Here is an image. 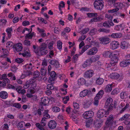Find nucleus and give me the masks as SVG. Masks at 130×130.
Instances as JSON below:
<instances>
[{"mask_svg":"<svg viewBox=\"0 0 130 130\" xmlns=\"http://www.w3.org/2000/svg\"><path fill=\"white\" fill-rule=\"evenodd\" d=\"M113 101V99L111 98H109L107 99L105 102V107L108 108V110L109 111L112 109L113 107L115 108V103Z\"/></svg>","mask_w":130,"mask_h":130,"instance_id":"obj_1","label":"nucleus"},{"mask_svg":"<svg viewBox=\"0 0 130 130\" xmlns=\"http://www.w3.org/2000/svg\"><path fill=\"white\" fill-rule=\"evenodd\" d=\"M95 8L98 10H101L104 6V2L101 0H96L94 3Z\"/></svg>","mask_w":130,"mask_h":130,"instance_id":"obj_2","label":"nucleus"},{"mask_svg":"<svg viewBox=\"0 0 130 130\" xmlns=\"http://www.w3.org/2000/svg\"><path fill=\"white\" fill-rule=\"evenodd\" d=\"M46 118L45 117H43L41 121V125L39 123H37L36 125L37 127L40 130H45L43 127L45 126L46 125Z\"/></svg>","mask_w":130,"mask_h":130,"instance_id":"obj_3","label":"nucleus"},{"mask_svg":"<svg viewBox=\"0 0 130 130\" xmlns=\"http://www.w3.org/2000/svg\"><path fill=\"white\" fill-rule=\"evenodd\" d=\"M110 58H111L110 64L112 66H114L118 62L119 59L118 55L112 54Z\"/></svg>","mask_w":130,"mask_h":130,"instance_id":"obj_4","label":"nucleus"},{"mask_svg":"<svg viewBox=\"0 0 130 130\" xmlns=\"http://www.w3.org/2000/svg\"><path fill=\"white\" fill-rule=\"evenodd\" d=\"M109 111L107 110L106 111L103 109H101L99 110L97 113V116L99 118H103L105 115H108L109 114Z\"/></svg>","mask_w":130,"mask_h":130,"instance_id":"obj_5","label":"nucleus"},{"mask_svg":"<svg viewBox=\"0 0 130 130\" xmlns=\"http://www.w3.org/2000/svg\"><path fill=\"white\" fill-rule=\"evenodd\" d=\"M100 43L104 44L109 43L110 41V39L107 37L100 38H99Z\"/></svg>","mask_w":130,"mask_h":130,"instance_id":"obj_6","label":"nucleus"},{"mask_svg":"<svg viewBox=\"0 0 130 130\" xmlns=\"http://www.w3.org/2000/svg\"><path fill=\"white\" fill-rule=\"evenodd\" d=\"M94 74V71L92 70L89 69L85 73L84 77L85 78H90Z\"/></svg>","mask_w":130,"mask_h":130,"instance_id":"obj_7","label":"nucleus"},{"mask_svg":"<svg viewBox=\"0 0 130 130\" xmlns=\"http://www.w3.org/2000/svg\"><path fill=\"white\" fill-rule=\"evenodd\" d=\"M48 61L50 64L53 65L55 68H57L59 67L60 64L58 60L54 59L52 60L49 59Z\"/></svg>","mask_w":130,"mask_h":130,"instance_id":"obj_8","label":"nucleus"},{"mask_svg":"<svg viewBox=\"0 0 130 130\" xmlns=\"http://www.w3.org/2000/svg\"><path fill=\"white\" fill-rule=\"evenodd\" d=\"M94 115V113L92 111H88L85 112L83 114L84 118L88 119L92 117Z\"/></svg>","mask_w":130,"mask_h":130,"instance_id":"obj_9","label":"nucleus"},{"mask_svg":"<svg viewBox=\"0 0 130 130\" xmlns=\"http://www.w3.org/2000/svg\"><path fill=\"white\" fill-rule=\"evenodd\" d=\"M57 124V123L54 120H51L48 123V126L50 128L53 129L55 128Z\"/></svg>","mask_w":130,"mask_h":130,"instance_id":"obj_10","label":"nucleus"},{"mask_svg":"<svg viewBox=\"0 0 130 130\" xmlns=\"http://www.w3.org/2000/svg\"><path fill=\"white\" fill-rule=\"evenodd\" d=\"M13 47L14 48L15 50L17 52H20L21 51L22 49V44L19 43L13 46Z\"/></svg>","mask_w":130,"mask_h":130,"instance_id":"obj_11","label":"nucleus"},{"mask_svg":"<svg viewBox=\"0 0 130 130\" xmlns=\"http://www.w3.org/2000/svg\"><path fill=\"white\" fill-rule=\"evenodd\" d=\"M130 64V60H125L123 61L120 63V66L121 67H125Z\"/></svg>","mask_w":130,"mask_h":130,"instance_id":"obj_12","label":"nucleus"},{"mask_svg":"<svg viewBox=\"0 0 130 130\" xmlns=\"http://www.w3.org/2000/svg\"><path fill=\"white\" fill-rule=\"evenodd\" d=\"M98 49L95 47H94L90 49L89 51L87 52V54L89 55H91L95 54L97 52Z\"/></svg>","mask_w":130,"mask_h":130,"instance_id":"obj_13","label":"nucleus"},{"mask_svg":"<svg viewBox=\"0 0 130 130\" xmlns=\"http://www.w3.org/2000/svg\"><path fill=\"white\" fill-rule=\"evenodd\" d=\"M8 96L7 92L5 91H2L0 92V97L3 99H5Z\"/></svg>","mask_w":130,"mask_h":130,"instance_id":"obj_14","label":"nucleus"},{"mask_svg":"<svg viewBox=\"0 0 130 130\" xmlns=\"http://www.w3.org/2000/svg\"><path fill=\"white\" fill-rule=\"evenodd\" d=\"M103 19L101 17H95L92 18L89 21L90 23L94 22L101 21Z\"/></svg>","mask_w":130,"mask_h":130,"instance_id":"obj_15","label":"nucleus"},{"mask_svg":"<svg viewBox=\"0 0 130 130\" xmlns=\"http://www.w3.org/2000/svg\"><path fill=\"white\" fill-rule=\"evenodd\" d=\"M129 93L127 92H122L120 94V96L122 99H126L128 97Z\"/></svg>","mask_w":130,"mask_h":130,"instance_id":"obj_16","label":"nucleus"},{"mask_svg":"<svg viewBox=\"0 0 130 130\" xmlns=\"http://www.w3.org/2000/svg\"><path fill=\"white\" fill-rule=\"evenodd\" d=\"M111 46L112 47V49L113 50H115L119 46V44L118 41H113L111 44Z\"/></svg>","mask_w":130,"mask_h":130,"instance_id":"obj_17","label":"nucleus"},{"mask_svg":"<svg viewBox=\"0 0 130 130\" xmlns=\"http://www.w3.org/2000/svg\"><path fill=\"white\" fill-rule=\"evenodd\" d=\"M113 120V116L112 115H110L107 118V120L106 122V124L109 125Z\"/></svg>","mask_w":130,"mask_h":130,"instance_id":"obj_18","label":"nucleus"},{"mask_svg":"<svg viewBox=\"0 0 130 130\" xmlns=\"http://www.w3.org/2000/svg\"><path fill=\"white\" fill-rule=\"evenodd\" d=\"M24 68L27 71H31L32 68V64L31 63L26 64L24 66Z\"/></svg>","mask_w":130,"mask_h":130,"instance_id":"obj_19","label":"nucleus"},{"mask_svg":"<svg viewBox=\"0 0 130 130\" xmlns=\"http://www.w3.org/2000/svg\"><path fill=\"white\" fill-rule=\"evenodd\" d=\"M49 101L47 98L45 97L42 98L41 100V105L44 106L46 105L47 104L49 103Z\"/></svg>","mask_w":130,"mask_h":130,"instance_id":"obj_20","label":"nucleus"},{"mask_svg":"<svg viewBox=\"0 0 130 130\" xmlns=\"http://www.w3.org/2000/svg\"><path fill=\"white\" fill-rule=\"evenodd\" d=\"M89 92H90V90L89 91L87 90H84L80 92V96L81 97H84Z\"/></svg>","mask_w":130,"mask_h":130,"instance_id":"obj_21","label":"nucleus"},{"mask_svg":"<svg viewBox=\"0 0 130 130\" xmlns=\"http://www.w3.org/2000/svg\"><path fill=\"white\" fill-rule=\"evenodd\" d=\"M48 52V51L46 50L39 49L38 55L40 56L45 55L47 54Z\"/></svg>","mask_w":130,"mask_h":130,"instance_id":"obj_22","label":"nucleus"},{"mask_svg":"<svg viewBox=\"0 0 130 130\" xmlns=\"http://www.w3.org/2000/svg\"><path fill=\"white\" fill-rule=\"evenodd\" d=\"M128 44L125 41H122L121 42L120 47L123 49H126L127 48Z\"/></svg>","mask_w":130,"mask_h":130,"instance_id":"obj_23","label":"nucleus"},{"mask_svg":"<svg viewBox=\"0 0 130 130\" xmlns=\"http://www.w3.org/2000/svg\"><path fill=\"white\" fill-rule=\"evenodd\" d=\"M22 88V87L19 86L18 87V88L16 89V90L19 93H21L23 94L25 93L26 91L24 89H23L21 90V89Z\"/></svg>","mask_w":130,"mask_h":130,"instance_id":"obj_24","label":"nucleus"},{"mask_svg":"<svg viewBox=\"0 0 130 130\" xmlns=\"http://www.w3.org/2000/svg\"><path fill=\"white\" fill-rule=\"evenodd\" d=\"M112 54V53L110 51H107L105 52L103 55L105 57L110 58Z\"/></svg>","mask_w":130,"mask_h":130,"instance_id":"obj_25","label":"nucleus"},{"mask_svg":"<svg viewBox=\"0 0 130 130\" xmlns=\"http://www.w3.org/2000/svg\"><path fill=\"white\" fill-rule=\"evenodd\" d=\"M98 31L99 32H102L106 33H108L109 32L110 30L107 29L101 28L98 29Z\"/></svg>","mask_w":130,"mask_h":130,"instance_id":"obj_26","label":"nucleus"},{"mask_svg":"<svg viewBox=\"0 0 130 130\" xmlns=\"http://www.w3.org/2000/svg\"><path fill=\"white\" fill-rule=\"evenodd\" d=\"M123 4L121 2H117L115 3L114 5V6L115 7L118 8L119 9H121L123 6Z\"/></svg>","mask_w":130,"mask_h":130,"instance_id":"obj_27","label":"nucleus"},{"mask_svg":"<svg viewBox=\"0 0 130 130\" xmlns=\"http://www.w3.org/2000/svg\"><path fill=\"white\" fill-rule=\"evenodd\" d=\"M112 84H108L106 86L105 89V91L107 92H109L112 90Z\"/></svg>","mask_w":130,"mask_h":130,"instance_id":"obj_28","label":"nucleus"},{"mask_svg":"<svg viewBox=\"0 0 130 130\" xmlns=\"http://www.w3.org/2000/svg\"><path fill=\"white\" fill-rule=\"evenodd\" d=\"M32 50L37 55H38L39 51V47L37 45H33Z\"/></svg>","mask_w":130,"mask_h":130,"instance_id":"obj_29","label":"nucleus"},{"mask_svg":"<svg viewBox=\"0 0 130 130\" xmlns=\"http://www.w3.org/2000/svg\"><path fill=\"white\" fill-rule=\"evenodd\" d=\"M100 99V97L99 98L98 96H96L94 98V101L93 102V104L94 105L96 106L98 105L99 103V100Z\"/></svg>","mask_w":130,"mask_h":130,"instance_id":"obj_30","label":"nucleus"},{"mask_svg":"<svg viewBox=\"0 0 130 130\" xmlns=\"http://www.w3.org/2000/svg\"><path fill=\"white\" fill-rule=\"evenodd\" d=\"M104 82V79L101 77H99L96 80V83L98 85H101Z\"/></svg>","mask_w":130,"mask_h":130,"instance_id":"obj_31","label":"nucleus"},{"mask_svg":"<svg viewBox=\"0 0 130 130\" xmlns=\"http://www.w3.org/2000/svg\"><path fill=\"white\" fill-rule=\"evenodd\" d=\"M122 36L121 34L119 33H114L111 35L112 37L114 38H119L121 37Z\"/></svg>","mask_w":130,"mask_h":130,"instance_id":"obj_32","label":"nucleus"},{"mask_svg":"<svg viewBox=\"0 0 130 130\" xmlns=\"http://www.w3.org/2000/svg\"><path fill=\"white\" fill-rule=\"evenodd\" d=\"M102 122V121H101L99 122V121L98 120L94 122V124L96 127L98 128L101 127Z\"/></svg>","mask_w":130,"mask_h":130,"instance_id":"obj_33","label":"nucleus"},{"mask_svg":"<svg viewBox=\"0 0 130 130\" xmlns=\"http://www.w3.org/2000/svg\"><path fill=\"white\" fill-rule=\"evenodd\" d=\"M129 116L130 115L129 114H125L122 117L119 119V120L122 121L126 120L128 118Z\"/></svg>","mask_w":130,"mask_h":130,"instance_id":"obj_34","label":"nucleus"},{"mask_svg":"<svg viewBox=\"0 0 130 130\" xmlns=\"http://www.w3.org/2000/svg\"><path fill=\"white\" fill-rule=\"evenodd\" d=\"M92 103V101L91 100H86L85 107L86 108L89 107Z\"/></svg>","mask_w":130,"mask_h":130,"instance_id":"obj_35","label":"nucleus"},{"mask_svg":"<svg viewBox=\"0 0 130 130\" xmlns=\"http://www.w3.org/2000/svg\"><path fill=\"white\" fill-rule=\"evenodd\" d=\"M111 78L117 79L119 77V75L117 73H112L110 75Z\"/></svg>","mask_w":130,"mask_h":130,"instance_id":"obj_36","label":"nucleus"},{"mask_svg":"<svg viewBox=\"0 0 130 130\" xmlns=\"http://www.w3.org/2000/svg\"><path fill=\"white\" fill-rule=\"evenodd\" d=\"M78 83L79 85H83L85 84L86 83L85 79L83 78H80L78 80Z\"/></svg>","mask_w":130,"mask_h":130,"instance_id":"obj_37","label":"nucleus"},{"mask_svg":"<svg viewBox=\"0 0 130 130\" xmlns=\"http://www.w3.org/2000/svg\"><path fill=\"white\" fill-rule=\"evenodd\" d=\"M88 17L89 18H92L97 16L98 14L97 13H87Z\"/></svg>","mask_w":130,"mask_h":130,"instance_id":"obj_38","label":"nucleus"},{"mask_svg":"<svg viewBox=\"0 0 130 130\" xmlns=\"http://www.w3.org/2000/svg\"><path fill=\"white\" fill-rule=\"evenodd\" d=\"M93 122V120L90 119L88 120H87L86 122V126L87 127H89L91 125Z\"/></svg>","mask_w":130,"mask_h":130,"instance_id":"obj_39","label":"nucleus"},{"mask_svg":"<svg viewBox=\"0 0 130 130\" xmlns=\"http://www.w3.org/2000/svg\"><path fill=\"white\" fill-rule=\"evenodd\" d=\"M40 71L41 75L45 76L46 75V70L44 67L41 68Z\"/></svg>","mask_w":130,"mask_h":130,"instance_id":"obj_40","label":"nucleus"},{"mask_svg":"<svg viewBox=\"0 0 130 130\" xmlns=\"http://www.w3.org/2000/svg\"><path fill=\"white\" fill-rule=\"evenodd\" d=\"M72 120L75 121V123L77 124L78 123V120H77V117L76 116V114L75 113H73L72 116Z\"/></svg>","mask_w":130,"mask_h":130,"instance_id":"obj_41","label":"nucleus"},{"mask_svg":"<svg viewBox=\"0 0 130 130\" xmlns=\"http://www.w3.org/2000/svg\"><path fill=\"white\" fill-rule=\"evenodd\" d=\"M25 122L21 121L19 122L18 124L17 127L18 128L21 129L23 128V125L24 124Z\"/></svg>","mask_w":130,"mask_h":130,"instance_id":"obj_42","label":"nucleus"},{"mask_svg":"<svg viewBox=\"0 0 130 130\" xmlns=\"http://www.w3.org/2000/svg\"><path fill=\"white\" fill-rule=\"evenodd\" d=\"M47 45L44 43H42L40 46L39 47V49L41 50H46V48Z\"/></svg>","mask_w":130,"mask_h":130,"instance_id":"obj_43","label":"nucleus"},{"mask_svg":"<svg viewBox=\"0 0 130 130\" xmlns=\"http://www.w3.org/2000/svg\"><path fill=\"white\" fill-rule=\"evenodd\" d=\"M22 55L24 57H30V54L28 51L25 50L24 52L22 53Z\"/></svg>","mask_w":130,"mask_h":130,"instance_id":"obj_44","label":"nucleus"},{"mask_svg":"<svg viewBox=\"0 0 130 130\" xmlns=\"http://www.w3.org/2000/svg\"><path fill=\"white\" fill-rule=\"evenodd\" d=\"M89 30V28H85L80 31L81 34L83 35L86 34Z\"/></svg>","mask_w":130,"mask_h":130,"instance_id":"obj_45","label":"nucleus"},{"mask_svg":"<svg viewBox=\"0 0 130 130\" xmlns=\"http://www.w3.org/2000/svg\"><path fill=\"white\" fill-rule=\"evenodd\" d=\"M52 109L54 112H58L60 111V110L59 107L56 106L53 107Z\"/></svg>","mask_w":130,"mask_h":130,"instance_id":"obj_46","label":"nucleus"},{"mask_svg":"<svg viewBox=\"0 0 130 130\" xmlns=\"http://www.w3.org/2000/svg\"><path fill=\"white\" fill-rule=\"evenodd\" d=\"M13 106L18 109H20L21 107V105L18 103H14L13 105Z\"/></svg>","mask_w":130,"mask_h":130,"instance_id":"obj_47","label":"nucleus"},{"mask_svg":"<svg viewBox=\"0 0 130 130\" xmlns=\"http://www.w3.org/2000/svg\"><path fill=\"white\" fill-rule=\"evenodd\" d=\"M104 94V91L103 90H101L99 91L98 93L97 94L96 96H98L100 99L101 98Z\"/></svg>","mask_w":130,"mask_h":130,"instance_id":"obj_48","label":"nucleus"},{"mask_svg":"<svg viewBox=\"0 0 130 130\" xmlns=\"http://www.w3.org/2000/svg\"><path fill=\"white\" fill-rule=\"evenodd\" d=\"M116 1V0H109L108 2V4L110 6L113 5L114 6V5L115 4V3Z\"/></svg>","mask_w":130,"mask_h":130,"instance_id":"obj_49","label":"nucleus"},{"mask_svg":"<svg viewBox=\"0 0 130 130\" xmlns=\"http://www.w3.org/2000/svg\"><path fill=\"white\" fill-rule=\"evenodd\" d=\"M23 44L27 46H30V41L27 40H25L23 42Z\"/></svg>","mask_w":130,"mask_h":130,"instance_id":"obj_50","label":"nucleus"},{"mask_svg":"<svg viewBox=\"0 0 130 130\" xmlns=\"http://www.w3.org/2000/svg\"><path fill=\"white\" fill-rule=\"evenodd\" d=\"M100 57L98 56H95L94 57H92L91 58V59L92 61L93 62H95L98 61Z\"/></svg>","mask_w":130,"mask_h":130,"instance_id":"obj_51","label":"nucleus"},{"mask_svg":"<svg viewBox=\"0 0 130 130\" xmlns=\"http://www.w3.org/2000/svg\"><path fill=\"white\" fill-rule=\"evenodd\" d=\"M103 26L105 27H110V25H109V20H108V21H105L103 23Z\"/></svg>","mask_w":130,"mask_h":130,"instance_id":"obj_52","label":"nucleus"},{"mask_svg":"<svg viewBox=\"0 0 130 130\" xmlns=\"http://www.w3.org/2000/svg\"><path fill=\"white\" fill-rule=\"evenodd\" d=\"M96 32V30L95 28L91 29L89 32V34L91 36L95 35Z\"/></svg>","mask_w":130,"mask_h":130,"instance_id":"obj_53","label":"nucleus"},{"mask_svg":"<svg viewBox=\"0 0 130 130\" xmlns=\"http://www.w3.org/2000/svg\"><path fill=\"white\" fill-rule=\"evenodd\" d=\"M40 75V72L38 71H36L34 72V78L35 77H38Z\"/></svg>","mask_w":130,"mask_h":130,"instance_id":"obj_54","label":"nucleus"},{"mask_svg":"<svg viewBox=\"0 0 130 130\" xmlns=\"http://www.w3.org/2000/svg\"><path fill=\"white\" fill-rule=\"evenodd\" d=\"M33 73L31 71H27L24 72V74L25 75L26 77L29 76L30 75H31Z\"/></svg>","mask_w":130,"mask_h":130,"instance_id":"obj_55","label":"nucleus"},{"mask_svg":"<svg viewBox=\"0 0 130 130\" xmlns=\"http://www.w3.org/2000/svg\"><path fill=\"white\" fill-rule=\"evenodd\" d=\"M115 29L117 30H119L122 29V24L116 26L115 27Z\"/></svg>","mask_w":130,"mask_h":130,"instance_id":"obj_56","label":"nucleus"},{"mask_svg":"<svg viewBox=\"0 0 130 130\" xmlns=\"http://www.w3.org/2000/svg\"><path fill=\"white\" fill-rule=\"evenodd\" d=\"M73 105L75 109H78L79 108V105L78 104L75 102H74Z\"/></svg>","mask_w":130,"mask_h":130,"instance_id":"obj_57","label":"nucleus"},{"mask_svg":"<svg viewBox=\"0 0 130 130\" xmlns=\"http://www.w3.org/2000/svg\"><path fill=\"white\" fill-rule=\"evenodd\" d=\"M119 90L117 89H114L111 93V94L112 95H115L119 93Z\"/></svg>","mask_w":130,"mask_h":130,"instance_id":"obj_58","label":"nucleus"},{"mask_svg":"<svg viewBox=\"0 0 130 130\" xmlns=\"http://www.w3.org/2000/svg\"><path fill=\"white\" fill-rule=\"evenodd\" d=\"M25 39H31L32 38V36L30 35V33H29L26 35L25 36Z\"/></svg>","mask_w":130,"mask_h":130,"instance_id":"obj_59","label":"nucleus"},{"mask_svg":"<svg viewBox=\"0 0 130 130\" xmlns=\"http://www.w3.org/2000/svg\"><path fill=\"white\" fill-rule=\"evenodd\" d=\"M119 10V9L118 8H115L113 9L112 10H109L108 12L111 13H113L117 12Z\"/></svg>","mask_w":130,"mask_h":130,"instance_id":"obj_60","label":"nucleus"},{"mask_svg":"<svg viewBox=\"0 0 130 130\" xmlns=\"http://www.w3.org/2000/svg\"><path fill=\"white\" fill-rule=\"evenodd\" d=\"M23 61V59L21 58H18L16 59H15V61L18 63H21Z\"/></svg>","mask_w":130,"mask_h":130,"instance_id":"obj_61","label":"nucleus"},{"mask_svg":"<svg viewBox=\"0 0 130 130\" xmlns=\"http://www.w3.org/2000/svg\"><path fill=\"white\" fill-rule=\"evenodd\" d=\"M32 89V88H29L28 90V92L32 94L34 93L36 91Z\"/></svg>","mask_w":130,"mask_h":130,"instance_id":"obj_62","label":"nucleus"},{"mask_svg":"<svg viewBox=\"0 0 130 130\" xmlns=\"http://www.w3.org/2000/svg\"><path fill=\"white\" fill-rule=\"evenodd\" d=\"M106 17L109 19V20L110 21V22L112 21L113 17L112 15L109 14H106Z\"/></svg>","mask_w":130,"mask_h":130,"instance_id":"obj_63","label":"nucleus"},{"mask_svg":"<svg viewBox=\"0 0 130 130\" xmlns=\"http://www.w3.org/2000/svg\"><path fill=\"white\" fill-rule=\"evenodd\" d=\"M47 89L52 90L54 88L52 84H48L47 86Z\"/></svg>","mask_w":130,"mask_h":130,"instance_id":"obj_64","label":"nucleus"}]
</instances>
